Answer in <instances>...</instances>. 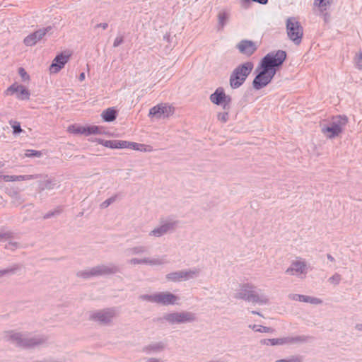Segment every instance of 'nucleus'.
<instances>
[{
	"label": "nucleus",
	"instance_id": "obj_1",
	"mask_svg": "<svg viewBox=\"0 0 362 362\" xmlns=\"http://www.w3.org/2000/svg\"><path fill=\"white\" fill-rule=\"evenodd\" d=\"M286 57V52L283 50L269 52L264 57L257 69L259 73L252 82L254 88L259 90L268 85Z\"/></svg>",
	"mask_w": 362,
	"mask_h": 362
},
{
	"label": "nucleus",
	"instance_id": "obj_2",
	"mask_svg": "<svg viewBox=\"0 0 362 362\" xmlns=\"http://www.w3.org/2000/svg\"><path fill=\"white\" fill-rule=\"evenodd\" d=\"M235 297L262 306L271 303L269 296L263 289L250 283L240 285Z\"/></svg>",
	"mask_w": 362,
	"mask_h": 362
},
{
	"label": "nucleus",
	"instance_id": "obj_3",
	"mask_svg": "<svg viewBox=\"0 0 362 362\" xmlns=\"http://www.w3.org/2000/svg\"><path fill=\"white\" fill-rule=\"evenodd\" d=\"M6 338L19 346L28 348L43 344L47 341V337L42 334L28 335L13 332H8Z\"/></svg>",
	"mask_w": 362,
	"mask_h": 362
},
{
	"label": "nucleus",
	"instance_id": "obj_4",
	"mask_svg": "<svg viewBox=\"0 0 362 362\" xmlns=\"http://www.w3.org/2000/svg\"><path fill=\"white\" fill-rule=\"evenodd\" d=\"M140 299L163 306L177 305L180 301L179 296L167 291L144 294Z\"/></svg>",
	"mask_w": 362,
	"mask_h": 362
},
{
	"label": "nucleus",
	"instance_id": "obj_5",
	"mask_svg": "<svg viewBox=\"0 0 362 362\" xmlns=\"http://www.w3.org/2000/svg\"><path fill=\"white\" fill-rule=\"evenodd\" d=\"M254 69V64L246 62L238 65L231 72L229 78L230 86L233 89L240 88L246 81Z\"/></svg>",
	"mask_w": 362,
	"mask_h": 362
},
{
	"label": "nucleus",
	"instance_id": "obj_6",
	"mask_svg": "<svg viewBox=\"0 0 362 362\" xmlns=\"http://www.w3.org/2000/svg\"><path fill=\"white\" fill-rule=\"evenodd\" d=\"M347 122L345 116L334 117L330 122L321 124V132L327 139H334L343 132Z\"/></svg>",
	"mask_w": 362,
	"mask_h": 362
},
{
	"label": "nucleus",
	"instance_id": "obj_7",
	"mask_svg": "<svg viewBox=\"0 0 362 362\" xmlns=\"http://www.w3.org/2000/svg\"><path fill=\"white\" fill-rule=\"evenodd\" d=\"M117 271V267L112 264H98L91 268L79 271L77 275L79 277L88 279L94 276L113 274Z\"/></svg>",
	"mask_w": 362,
	"mask_h": 362
},
{
	"label": "nucleus",
	"instance_id": "obj_8",
	"mask_svg": "<svg viewBox=\"0 0 362 362\" xmlns=\"http://www.w3.org/2000/svg\"><path fill=\"white\" fill-rule=\"evenodd\" d=\"M170 325L190 323L196 320V315L189 311H176L167 313L162 317Z\"/></svg>",
	"mask_w": 362,
	"mask_h": 362
},
{
	"label": "nucleus",
	"instance_id": "obj_9",
	"mask_svg": "<svg viewBox=\"0 0 362 362\" xmlns=\"http://www.w3.org/2000/svg\"><path fill=\"white\" fill-rule=\"evenodd\" d=\"M201 269L193 267L171 272L165 276V279L172 282L186 281L199 276Z\"/></svg>",
	"mask_w": 362,
	"mask_h": 362
},
{
	"label": "nucleus",
	"instance_id": "obj_10",
	"mask_svg": "<svg viewBox=\"0 0 362 362\" xmlns=\"http://www.w3.org/2000/svg\"><path fill=\"white\" fill-rule=\"evenodd\" d=\"M286 25L288 38L295 45H298L301 42L303 35V28L299 21L296 18L290 17L286 20Z\"/></svg>",
	"mask_w": 362,
	"mask_h": 362
},
{
	"label": "nucleus",
	"instance_id": "obj_11",
	"mask_svg": "<svg viewBox=\"0 0 362 362\" xmlns=\"http://www.w3.org/2000/svg\"><path fill=\"white\" fill-rule=\"evenodd\" d=\"M178 221L173 218H164L160 220L159 224L152 229L148 235L151 237L160 238L175 230Z\"/></svg>",
	"mask_w": 362,
	"mask_h": 362
},
{
	"label": "nucleus",
	"instance_id": "obj_12",
	"mask_svg": "<svg viewBox=\"0 0 362 362\" xmlns=\"http://www.w3.org/2000/svg\"><path fill=\"white\" fill-rule=\"evenodd\" d=\"M118 315V310L115 308L93 311L90 315V319L103 325H110Z\"/></svg>",
	"mask_w": 362,
	"mask_h": 362
},
{
	"label": "nucleus",
	"instance_id": "obj_13",
	"mask_svg": "<svg viewBox=\"0 0 362 362\" xmlns=\"http://www.w3.org/2000/svg\"><path fill=\"white\" fill-rule=\"evenodd\" d=\"M165 255L159 256H144L141 257H133L128 260V263L132 266L147 265L151 267L160 266L167 263Z\"/></svg>",
	"mask_w": 362,
	"mask_h": 362
},
{
	"label": "nucleus",
	"instance_id": "obj_14",
	"mask_svg": "<svg viewBox=\"0 0 362 362\" xmlns=\"http://www.w3.org/2000/svg\"><path fill=\"white\" fill-rule=\"evenodd\" d=\"M306 337L304 336L284 337L281 338L266 339L261 341V343L266 346H284L291 345L297 343L304 342Z\"/></svg>",
	"mask_w": 362,
	"mask_h": 362
},
{
	"label": "nucleus",
	"instance_id": "obj_15",
	"mask_svg": "<svg viewBox=\"0 0 362 362\" xmlns=\"http://www.w3.org/2000/svg\"><path fill=\"white\" fill-rule=\"evenodd\" d=\"M174 113V107L167 103H160L149 110L148 117L153 119H165Z\"/></svg>",
	"mask_w": 362,
	"mask_h": 362
},
{
	"label": "nucleus",
	"instance_id": "obj_16",
	"mask_svg": "<svg viewBox=\"0 0 362 362\" xmlns=\"http://www.w3.org/2000/svg\"><path fill=\"white\" fill-rule=\"evenodd\" d=\"M285 273L290 276H296L300 278L305 277L308 273L307 262L302 259H297L291 262L290 266L286 269Z\"/></svg>",
	"mask_w": 362,
	"mask_h": 362
},
{
	"label": "nucleus",
	"instance_id": "obj_17",
	"mask_svg": "<svg viewBox=\"0 0 362 362\" xmlns=\"http://www.w3.org/2000/svg\"><path fill=\"white\" fill-rule=\"evenodd\" d=\"M14 94L16 98L21 100H28L30 95L29 90L25 86L17 83H13L4 91L5 95Z\"/></svg>",
	"mask_w": 362,
	"mask_h": 362
},
{
	"label": "nucleus",
	"instance_id": "obj_18",
	"mask_svg": "<svg viewBox=\"0 0 362 362\" xmlns=\"http://www.w3.org/2000/svg\"><path fill=\"white\" fill-rule=\"evenodd\" d=\"M210 100L212 103L221 105L226 108L230 103V97L225 93L223 88H218L214 93L210 95Z\"/></svg>",
	"mask_w": 362,
	"mask_h": 362
},
{
	"label": "nucleus",
	"instance_id": "obj_19",
	"mask_svg": "<svg viewBox=\"0 0 362 362\" xmlns=\"http://www.w3.org/2000/svg\"><path fill=\"white\" fill-rule=\"evenodd\" d=\"M69 54L63 53L57 55L49 66V71L50 74H57L64 68L65 64L69 62Z\"/></svg>",
	"mask_w": 362,
	"mask_h": 362
},
{
	"label": "nucleus",
	"instance_id": "obj_20",
	"mask_svg": "<svg viewBox=\"0 0 362 362\" xmlns=\"http://www.w3.org/2000/svg\"><path fill=\"white\" fill-rule=\"evenodd\" d=\"M49 30V28H46L36 30L25 37L23 40V43L28 47L34 46L43 38Z\"/></svg>",
	"mask_w": 362,
	"mask_h": 362
},
{
	"label": "nucleus",
	"instance_id": "obj_21",
	"mask_svg": "<svg viewBox=\"0 0 362 362\" xmlns=\"http://www.w3.org/2000/svg\"><path fill=\"white\" fill-rule=\"evenodd\" d=\"M239 52L246 56H250L257 49V46L252 41L242 40L237 45Z\"/></svg>",
	"mask_w": 362,
	"mask_h": 362
},
{
	"label": "nucleus",
	"instance_id": "obj_22",
	"mask_svg": "<svg viewBox=\"0 0 362 362\" xmlns=\"http://www.w3.org/2000/svg\"><path fill=\"white\" fill-rule=\"evenodd\" d=\"M98 144L110 148H124L125 141L121 140H104L101 139H95L94 141Z\"/></svg>",
	"mask_w": 362,
	"mask_h": 362
},
{
	"label": "nucleus",
	"instance_id": "obj_23",
	"mask_svg": "<svg viewBox=\"0 0 362 362\" xmlns=\"http://www.w3.org/2000/svg\"><path fill=\"white\" fill-rule=\"evenodd\" d=\"M124 148H130L140 152H152L153 151V147L150 145L127 141H125Z\"/></svg>",
	"mask_w": 362,
	"mask_h": 362
},
{
	"label": "nucleus",
	"instance_id": "obj_24",
	"mask_svg": "<svg viewBox=\"0 0 362 362\" xmlns=\"http://www.w3.org/2000/svg\"><path fill=\"white\" fill-rule=\"evenodd\" d=\"M148 248L145 245H138L129 247L127 250V253L128 255H137L142 256L146 252H147Z\"/></svg>",
	"mask_w": 362,
	"mask_h": 362
},
{
	"label": "nucleus",
	"instance_id": "obj_25",
	"mask_svg": "<svg viewBox=\"0 0 362 362\" xmlns=\"http://www.w3.org/2000/svg\"><path fill=\"white\" fill-rule=\"evenodd\" d=\"M20 269L17 264L11 265L4 268H0V279L15 274Z\"/></svg>",
	"mask_w": 362,
	"mask_h": 362
},
{
	"label": "nucleus",
	"instance_id": "obj_26",
	"mask_svg": "<svg viewBox=\"0 0 362 362\" xmlns=\"http://www.w3.org/2000/svg\"><path fill=\"white\" fill-rule=\"evenodd\" d=\"M103 133V127H98L95 125H87L84 126L83 135L84 136H90V135H98L101 134Z\"/></svg>",
	"mask_w": 362,
	"mask_h": 362
},
{
	"label": "nucleus",
	"instance_id": "obj_27",
	"mask_svg": "<svg viewBox=\"0 0 362 362\" xmlns=\"http://www.w3.org/2000/svg\"><path fill=\"white\" fill-rule=\"evenodd\" d=\"M117 112L113 108H107L104 110L101 117L105 122H112L116 119Z\"/></svg>",
	"mask_w": 362,
	"mask_h": 362
},
{
	"label": "nucleus",
	"instance_id": "obj_28",
	"mask_svg": "<svg viewBox=\"0 0 362 362\" xmlns=\"http://www.w3.org/2000/svg\"><path fill=\"white\" fill-rule=\"evenodd\" d=\"M332 3V0H314V6H317L320 12L327 11Z\"/></svg>",
	"mask_w": 362,
	"mask_h": 362
},
{
	"label": "nucleus",
	"instance_id": "obj_29",
	"mask_svg": "<svg viewBox=\"0 0 362 362\" xmlns=\"http://www.w3.org/2000/svg\"><path fill=\"white\" fill-rule=\"evenodd\" d=\"M38 177L37 175H10V182H20L24 180H30Z\"/></svg>",
	"mask_w": 362,
	"mask_h": 362
},
{
	"label": "nucleus",
	"instance_id": "obj_30",
	"mask_svg": "<svg viewBox=\"0 0 362 362\" xmlns=\"http://www.w3.org/2000/svg\"><path fill=\"white\" fill-rule=\"evenodd\" d=\"M229 18V13L226 11H220L218 14V25L223 28L227 23Z\"/></svg>",
	"mask_w": 362,
	"mask_h": 362
},
{
	"label": "nucleus",
	"instance_id": "obj_31",
	"mask_svg": "<svg viewBox=\"0 0 362 362\" xmlns=\"http://www.w3.org/2000/svg\"><path fill=\"white\" fill-rule=\"evenodd\" d=\"M67 131L71 134L83 135L84 126L72 124L68 127Z\"/></svg>",
	"mask_w": 362,
	"mask_h": 362
},
{
	"label": "nucleus",
	"instance_id": "obj_32",
	"mask_svg": "<svg viewBox=\"0 0 362 362\" xmlns=\"http://www.w3.org/2000/svg\"><path fill=\"white\" fill-rule=\"evenodd\" d=\"M57 183L54 180L47 179L42 182L41 189H52L57 186Z\"/></svg>",
	"mask_w": 362,
	"mask_h": 362
},
{
	"label": "nucleus",
	"instance_id": "obj_33",
	"mask_svg": "<svg viewBox=\"0 0 362 362\" xmlns=\"http://www.w3.org/2000/svg\"><path fill=\"white\" fill-rule=\"evenodd\" d=\"M249 327L257 332H272V329L268 327H264L258 325H250Z\"/></svg>",
	"mask_w": 362,
	"mask_h": 362
},
{
	"label": "nucleus",
	"instance_id": "obj_34",
	"mask_svg": "<svg viewBox=\"0 0 362 362\" xmlns=\"http://www.w3.org/2000/svg\"><path fill=\"white\" fill-rule=\"evenodd\" d=\"M304 303H308L313 305H320L322 303V300L318 298L305 296Z\"/></svg>",
	"mask_w": 362,
	"mask_h": 362
},
{
	"label": "nucleus",
	"instance_id": "obj_35",
	"mask_svg": "<svg viewBox=\"0 0 362 362\" xmlns=\"http://www.w3.org/2000/svg\"><path fill=\"white\" fill-rule=\"evenodd\" d=\"M354 62L358 69H362V49L356 54Z\"/></svg>",
	"mask_w": 362,
	"mask_h": 362
},
{
	"label": "nucleus",
	"instance_id": "obj_36",
	"mask_svg": "<svg viewBox=\"0 0 362 362\" xmlns=\"http://www.w3.org/2000/svg\"><path fill=\"white\" fill-rule=\"evenodd\" d=\"M341 280V276L339 274L335 273L333 276H332L330 278H329L328 281L329 282L334 286L338 285Z\"/></svg>",
	"mask_w": 362,
	"mask_h": 362
},
{
	"label": "nucleus",
	"instance_id": "obj_37",
	"mask_svg": "<svg viewBox=\"0 0 362 362\" xmlns=\"http://www.w3.org/2000/svg\"><path fill=\"white\" fill-rule=\"evenodd\" d=\"M275 362H302V358L298 356H292L285 359L276 360Z\"/></svg>",
	"mask_w": 362,
	"mask_h": 362
},
{
	"label": "nucleus",
	"instance_id": "obj_38",
	"mask_svg": "<svg viewBox=\"0 0 362 362\" xmlns=\"http://www.w3.org/2000/svg\"><path fill=\"white\" fill-rule=\"evenodd\" d=\"M25 156L26 157H40L42 156V153L38 151L28 149L26 150Z\"/></svg>",
	"mask_w": 362,
	"mask_h": 362
},
{
	"label": "nucleus",
	"instance_id": "obj_39",
	"mask_svg": "<svg viewBox=\"0 0 362 362\" xmlns=\"http://www.w3.org/2000/svg\"><path fill=\"white\" fill-rule=\"evenodd\" d=\"M10 124L11 125V127L13 128V134H16L22 132L23 130L18 122H11Z\"/></svg>",
	"mask_w": 362,
	"mask_h": 362
},
{
	"label": "nucleus",
	"instance_id": "obj_40",
	"mask_svg": "<svg viewBox=\"0 0 362 362\" xmlns=\"http://www.w3.org/2000/svg\"><path fill=\"white\" fill-rule=\"evenodd\" d=\"M289 299L295 301L304 302L305 295L300 294H290L288 296Z\"/></svg>",
	"mask_w": 362,
	"mask_h": 362
},
{
	"label": "nucleus",
	"instance_id": "obj_41",
	"mask_svg": "<svg viewBox=\"0 0 362 362\" xmlns=\"http://www.w3.org/2000/svg\"><path fill=\"white\" fill-rule=\"evenodd\" d=\"M18 74H19L20 76L21 77V78L23 79V81H27L30 80L29 75L27 74V72L25 71V70L23 68H19Z\"/></svg>",
	"mask_w": 362,
	"mask_h": 362
},
{
	"label": "nucleus",
	"instance_id": "obj_42",
	"mask_svg": "<svg viewBox=\"0 0 362 362\" xmlns=\"http://www.w3.org/2000/svg\"><path fill=\"white\" fill-rule=\"evenodd\" d=\"M218 119L222 122H226L228 119V112H221L218 114Z\"/></svg>",
	"mask_w": 362,
	"mask_h": 362
},
{
	"label": "nucleus",
	"instance_id": "obj_43",
	"mask_svg": "<svg viewBox=\"0 0 362 362\" xmlns=\"http://www.w3.org/2000/svg\"><path fill=\"white\" fill-rule=\"evenodd\" d=\"M5 247H6V249L14 250H16V248L18 247V243L17 242H15V241H9L6 245Z\"/></svg>",
	"mask_w": 362,
	"mask_h": 362
},
{
	"label": "nucleus",
	"instance_id": "obj_44",
	"mask_svg": "<svg viewBox=\"0 0 362 362\" xmlns=\"http://www.w3.org/2000/svg\"><path fill=\"white\" fill-rule=\"evenodd\" d=\"M11 235L10 232L1 233L0 232V241L8 240Z\"/></svg>",
	"mask_w": 362,
	"mask_h": 362
},
{
	"label": "nucleus",
	"instance_id": "obj_45",
	"mask_svg": "<svg viewBox=\"0 0 362 362\" xmlns=\"http://www.w3.org/2000/svg\"><path fill=\"white\" fill-rule=\"evenodd\" d=\"M123 42V38L122 37H120V36H118L117 37L115 40H114V43H113V46L115 47H118L119 45H120Z\"/></svg>",
	"mask_w": 362,
	"mask_h": 362
},
{
	"label": "nucleus",
	"instance_id": "obj_46",
	"mask_svg": "<svg viewBox=\"0 0 362 362\" xmlns=\"http://www.w3.org/2000/svg\"><path fill=\"white\" fill-rule=\"evenodd\" d=\"M112 199H108L102 203L101 206L103 208L107 207L112 202Z\"/></svg>",
	"mask_w": 362,
	"mask_h": 362
},
{
	"label": "nucleus",
	"instance_id": "obj_47",
	"mask_svg": "<svg viewBox=\"0 0 362 362\" xmlns=\"http://www.w3.org/2000/svg\"><path fill=\"white\" fill-rule=\"evenodd\" d=\"M0 180L4 182H10V175H0Z\"/></svg>",
	"mask_w": 362,
	"mask_h": 362
},
{
	"label": "nucleus",
	"instance_id": "obj_48",
	"mask_svg": "<svg viewBox=\"0 0 362 362\" xmlns=\"http://www.w3.org/2000/svg\"><path fill=\"white\" fill-rule=\"evenodd\" d=\"M97 27L101 28L103 30H105L107 28V23H101L97 25Z\"/></svg>",
	"mask_w": 362,
	"mask_h": 362
},
{
	"label": "nucleus",
	"instance_id": "obj_49",
	"mask_svg": "<svg viewBox=\"0 0 362 362\" xmlns=\"http://www.w3.org/2000/svg\"><path fill=\"white\" fill-rule=\"evenodd\" d=\"M327 259H328L330 262H334V261H335L334 258L331 255H329V254H328V255H327Z\"/></svg>",
	"mask_w": 362,
	"mask_h": 362
},
{
	"label": "nucleus",
	"instance_id": "obj_50",
	"mask_svg": "<svg viewBox=\"0 0 362 362\" xmlns=\"http://www.w3.org/2000/svg\"><path fill=\"white\" fill-rule=\"evenodd\" d=\"M84 79H85V74H84V73H81V74L79 75V80H80L81 81H83Z\"/></svg>",
	"mask_w": 362,
	"mask_h": 362
},
{
	"label": "nucleus",
	"instance_id": "obj_51",
	"mask_svg": "<svg viewBox=\"0 0 362 362\" xmlns=\"http://www.w3.org/2000/svg\"><path fill=\"white\" fill-rule=\"evenodd\" d=\"M146 362H160L158 359L157 358H150L148 359Z\"/></svg>",
	"mask_w": 362,
	"mask_h": 362
},
{
	"label": "nucleus",
	"instance_id": "obj_52",
	"mask_svg": "<svg viewBox=\"0 0 362 362\" xmlns=\"http://www.w3.org/2000/svg\"><path fill=\"white\" fill-rule=\"evenodd\" d=\"M356 329L358 331H362V324H358L356 326Z\"/></svg>",
	"mask_w": 362,
	"mask_h": 362
},
{
	"label": "nucleus",
	"instance_id": "obj_53",
	"mask_svg": "<svg viewBox=\"0 0 362 362\" xmlns=\"http://www.w3.org/2000/svg\"><path fill=\"white\" fill-rule=\"evenodd\" d=\"M252 313L255 314V315H258L259 316H262V315L259 312H257V311H252Z\"/></svg>",
	"mask_w": 362,
	"mask_h": 362
},
{
	"label": "nucleus",
	"instance_id": "obj_54",
	"mask_svg": "<svg viewBox=\"0 0 362 362\" xmlns=\"http://www.w3.org/2000/svg\"><path fill=\"white\" fill-rule=\"evenodd\" d=\"M250 0H244V2H245V3H247V2H250Z\"/></svg>",
	"mask_w": 362,
	"mask_h": 362
},
{
	"label": "nucleus",
	"instance_id": "obj_55",
	"mask_svg": "<svg viewBox=\"0 0 362 362\" xmlns=\"http://www.w3.org/2000/svg\"><path fill=\"white\" fill-rule=\"evenodd\" d=\"M13 196L14 195H17V193L16 192H13V194H12Z\"/></svg>",
	"mask_w": 362,
	"mask_h": 362
}]
</instances>
